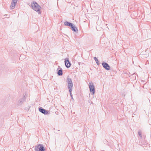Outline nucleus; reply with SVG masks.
<instances>
[{
  "label": "nucleus",
  "mask_w": 151,
  "mask_h": 151,
  "mask_svg": "<svg viewBox=\"0 0 151 151\" xmlns=\"http://www.w3.org/2000/svg\"><path fill=\"white\" fill-rule=\"evenodd\" d=\"M39 149V151H45V148L42 144H39L38 146H36L35 149L37 150Z\"/></svg>",
  "instance_id": "39448f33"
},
{
  "label": "nucleus",
  "mask_w": 151,
  "mask_h": 151,
  "mask_svg": "<svg viewBox=\"0 0 151 151\" xmlns=\"http://www.w3.org/2000/svg\"><path fill=\"white\" fill-rule=\"evenodd\" d=\"M67 81L68 84V89L70 91H72L73 84L71 79L69 77H68L67 78Z\"/></svg>",
  "instance_id": "f03ea898"
},
{
  "label": "nucleus",
  "mask_w": 151,
  "mask_h": 151,
  "mask_svg": "<svg viewBox=\"0 0 151 151\" xmlns=\"http://www.w3.org/2000/svg\"><path fill=\"white\" fill-rule=\"evenodd\" d=\"M70 27H71V29L74 32L78 31L77 28L75 25H73V24H72V26H71Z\"/></svg>",
  "instance_id": "9d476101"
},
{
  "label": "nucleus",
  "mask_w": 151,
  "mask_h": 151,
  "mask_svg": "<svg viewBox=\"0 0 151 151\" xmlns=\"http://www.w3.org/2000/svg\"><path fill=\"white\" fill-rule=\"evenodd\" d=\"M39 110L40 112L46 115L48 114L49 112L48 111L41 107L39 108Z\"/></svg>",
  "instance_id": "0eeeda50"
},
{
  "label": "nucleus",
  "mask_w": 151,
  "mask_h": 151,
  "mask_svg": "<svg viewBox=\"0 0 151 151\" xmlns=\"http://www.w3.org/2000/svg\"><path fill=\"white\" fill-rule=\"evenodd\" d=\"M57 74L59 76H62L63 75L62 70L61 68L58 70Z\"/></svg>",
  "instance_id": "9b49d317"
},
{
  "label": "nucleus",
  "mask_w": 151,
  "mask_h": 151,
  "mask_svg": "<svg viewBox=\"0 0 151 151\" xmlns=\"http://www.w3.org/2000/svg\"><path fill=\"white\" fill-rule=\"evenodd\" d=\"M94 59L95 60V61L96 62V63L97 64V65H99V63L98 60L97 59V58L96 57H94Z\"/></svg>",
  "instance_id": "ddd939ff"
},
{
  "label": "nucleus",
  "mask_w": 151,
  "mask_h": 151,
  "mask_svg": "<svg viewBox=\"0 0 151 151\" xmlns=\"http://www.w3.org/2000/svg\"><path fill=\"white\" fill-rule=\"evenodd\" d=\"M65 65L67 68H68L70 67L71 64L68 58H66L65 59Z\"/></svg>",
  "instance_id": "1a4fd4ad"
},
{
  "label": "nucleus",
  "mask_w": 151,
  "mask_h": 151,
  "mask_svg": "<svg viewBox=\"0 0 151 151\" xmlns=\"http://www.w3.org/2000/svg\"><path fill=\"white\" fill-rule=\"evenodd\" d=\"M26 94L24 95L22 97L20 98L18 101L17 104L19 106L21 105L25 101Z\"/></svg>",
  "instance_id": "7ed1b4c3"
},
{
  "label": "nucleus",
  "mask_w": 151,
  "mask_h": 151,
  "mask_svg": "<svg viewBox=\"0 0 151 151\" xmlns=\"http://www.w3.org/2000/svg\"><path fill=\"white\" fill-rule=\"evenodd\" d=\"M32 9L38 13L39 14H40L41 13L40 9L41 8L40 6L36 2L33 1L31 4Z\"/></svg>",
  "instance_id": "f257e3e1"
},
{
  "label": "nucleus",
  "mask_w": 151,
  "mask_h": 151,
  "mask_svg": "<svg viewBox=\"0 0 151 151\" xmlns=\"http://www.w3.org/2000/svg\"><path fill=\"white\" fill-rule=\"evenodd\" d=\"M71 97L72 98V99H73V98L72 96H71Z\"/></svg>",
  "instance_id": "dca6fc26"
},
{
  "label": "nucleus",
  "mask_w": 151,
  "mask_h": 151,
  "mask_svg": "<svg viewBox=\"0 0 151 151\" xmlns=\"http://www.w3.org/2000/svg\"><path fill=\"white\" fill-rule=\"evenodd\" d=\"M138 134L141 137H142V132H141V131L140 130H139L138 131Z\"/></svg>",
  "instance_id": "4468645a"
},
{
  "label": "nucleus",
  "mask_w": 151,
  "mask_h": 151,
  "mask_svg": "<svg viewBox=\"0 0 151 151\" xmlns=\"http://www.w3.org/2000/svg\"><path fill=\"white\" fill-rule=\"evenodd\" d=\"M69 92L70 93V95L71 96H72V93H71L72 91H71L70 92V91L69 90Z\"/></svg>",
  "instance_id": "2eb2a0df"
},
{
  "label": "nucleus",
  "mask_w": 151,
  "mask_h": 151,
  "mask_svg": "<svg viewBox=\"0 0 151 151\" xmlns=\"http://www.w3.org/2000/svg\"><path fill=\"white\" fill-rule=\"evenodd\" d=\"M102 65L103 67L106 70H110V66L108 63L105 62H103Z\"/></svg>",
  "instance_id": "6e6552de"
},
{
  "label": "nucleus",
  "mask_w": 151,
  "mask_h": 151,
  "mask_svg": "<svg viewBox=\"0 0 151 151\" xmlns=\"http://www.w3.org/2000/svg\"><path fill=\"white\" fill-rule=\"evenodd\" d=\"M17 1L18 0H12L10 5V8L11 9H13L15 8V6L17 4Z\"/></svg>",
  "instance_id": "423d86ee"
},
{
  "label": "nucleus",
  "mask_w": 151,
  "mask_h": 151,
  "mask_svg": "<svg viewBox=\"0 0 151 151\" xmlns=\"http://www.w3.org/2000/svg\"><path fill=\"white\" fill-rule=\"evenodd\" d=\"M73 24L67 21H66L64 22V24L65 26H68L69 27H70L71 26H72V24Z\"/></svg>",
  "instance_id": "f8f14e48"
},
{
  "label": "nucleus",
  "mask_w": 151,
  "mask_h": 151,
  "mask_svg": "<svg viewBox=\"0 0 151 151\" xmlns=\"http://www.w3.org/2000/svg\"><path fill=\"white\" fill-rule=\"evenodd\" d=\"M89 84V89L90 92L91 93V94L93 95L95 93V87L93 84L92 83L90 82Z\"/></svg>",
  "instance_id": "20e7f679"
}]
</instances>
